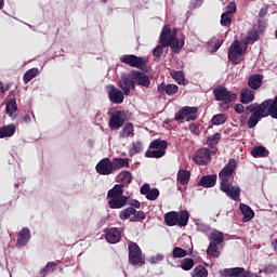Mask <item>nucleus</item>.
<instances>
[{
  "label": "nucleus",
  "instance_id": "4468645a",
  "mask_svg": "<svg viewBox=\"0 0 277 277\" xmlns=\"http://www.w3.org/2000/svg\"><path fill=\"white\" fill-rule=\"evenodd\" d=\"M193 161L197 166H207L211 163V150L207 147L199 148L193 156Z\"/></svg>",
  "mask_w": 277,
  "mask_h": 277
},
{
  "label": "nucleus",
  "instance_id": "7c9ffc66",
  "mask_svg": "<svg viewBox=\"0 0 277 277\" xmlns=\"http://www.w3.org/2000/svg\"><path fill=\"white\" fill-rule=\"evenodd\" d=\"M189 179H192V173L189 171L179 170L177 183H180V185H187V183H189Z\"/></svg>",
  "mask_w": 277,
  "mask_h": 277
},
{
  "label": "nucleus",
  "instance_id": "13d9d810",
  "mask_svg": "<svg viewBox=\"0 0 277 277\" xmlns=\"http://www.w3.org/2000/svg\"><path fill=\"white\" fill-rule=\"evenodd\" d=\"M163 259V255L158 254L155 258H151L150 261L151 263H159V261H161Z\"/></svg>",
  "mask_w": 277,
  "mask_h": 277
},
{
  "label": "nucleus",
  "instance_id": "a878e982",
  "mask_svg": "<svg viewBox=\"0 0 277 277\" xmlns=\"http://www.w3.org/2000/svg\"><path fill=\"white\" fill-rule=\"evenodd\" d=\"M133 135H135V127H133V123L131 122L126 123V126L122 128V131L119 133V137L121 140L133 137Z\"/></svg>",
  "mask_w": 277,
  "mask_h": 277
},
{
  "label": "nucleus",
  "instance_id": "f704fd0d",
  "mask_svg": "<svg viewBox=\"0 0 277 277\" xmlns=\"http://www.w3.org/2000/svg\"><path fill=\"white\" fill-rule=\"evenodd\" d=\"M192 277H207L209 276V271L203 265L196 266L190 273Z\"/></svg>",
  "mask_w": 277,
  "mask_h": 277
},
{
  "label": "nucleus",
  "instance_id": "cd10ccee",
  "mask_svg": "<svg viewBox=\"0 0 277 277\" xmlns=\"http://www.w3.org/2000/svg\"><path fill=\"white\" fill-rule=\"evenodd\" d=\"M222 137V134L220 132L214 133L212 136L207 137V144L211 150H214V153L217 150V144H220V140Z\"/></svg>",
  "mask_w": 277,
  "mask_h": 277
},
{
  "label": "nucleus",
  "instance_id": "ea45409f",
  "mask_svg": "<svg viewBox=\"0 0 277 277\" xmlns=\"http://www.w3.org/2000/svg\"><path fill=\"white\" fill-rule=\"evenodd\" d=\"M228 120V117L224 114H216L212 117L211 122L215 127H220V124H224Z\"/></svg>",
  "mask_w": 277,
  "mask_h": 277
},
{
  "label": "nucleus",
  "instance_id": "5fc2aeb1",
  "mask_svg": "<svg viewBox=\"0 0 277 277\" xmlns=\"http://www.w3.org/2000/svg\"><path fill=\"white\" fill-rule=\"evenodd\" d=\"M150 185L149 184H144L142 187H141V194L142 196H146L149 192H150Z\"/></svg>",
  "mask_w": 277,
  "mask_h": 277
},
{
  "label": "nucleus",
  "instance_id": "603ef678",
  "mask_svg": "<svg viewBox=\"0 0 277 277\" xmlns=\"http://www.w3.org/2000/svg\"><path fill=\"white\" fill-rule=\"evenodd\" d=\"M235 12H237V4H235V2H230L226 8L225 14L233 16Z\"/></svg>",
  "mask_w": 277,
  "mask_h": 277
},
{
  "label": "nucleus",
  "instance_id": "e2e57ef3",
  "mask_svg": "<svg viewBox=\"0 0 277 277\" xmlns=\"http://www.w3.org/2000/svg\"><path fill=\"white\" fill-rule=\"evenodd\" d=\"M4 5H5V2L3 0H0V10H3Z\"/></svg>",
  "mask_w": 277,
  "mask_h": 277
},
{
  "label": "nucleus",
  "instance_id": "c85d7f7f",
  "mask_svg": "<svg viewBox=\"0 0 277 277\" xmlns=\"http://www.w3.org/2000/svg\"><path fill=\"white\" fill-rule=\"evenodd\" d=\"M240 211L245 215L243 222H250L254 217V210L246 203H240Z\"/></svg>",
  "mask_w": 277,
  "mask_h": 277
},
{
  "label": "nucleus",
  "instance_id": "e433bc0d",
  "mask_svg": "<svg viewBox=\"0 0 277 277\" xmlns=\"http://www.w3.org/2000/svg\"><path fill=\"white\" fill-rule=\"evenodd\" d=\"M166 155V151L163 150H159V149H148L145 153V157H147V159H161V157H163Z\"/></svg>",
  "mask_w": 277,
  "mask_h": 277
},
{
  "label": "nucleus",
  "instance_id": "6e6d98bb",
  "mask_svg": "<svg viewBox=\"0 0 277 277\" xmlns=\"http://www.w3.org/2000/svg\"><path fill=\"white\" fill-rule=\"evenodd\" d=\"M234 109L236 114H243L246 111V107H243V104H236Z\"/></svg>",
  "mask_w": 277,
  "mask_h": 277
},
{
  "label": "nucleus",
  "instance_id": "ddd939ff",
  "mask_svg": "<svg viewBox=\"0 0 277 277\" xmlns=\"http://www.w3.org/2000/svg\"><path fill=\"white\" fill-rule=\"evenodd\" d=\"M108 127L111 131H118L120 128L124 127V111L115 110L110 113Z\"/></svg>",
  "mask_w": 277,
  "mask_h": 277
},
{
  "label": "nucleus",
  "instance_id": "a19ab883",
  "mask_svg": "<svg viewBox=\"0 0 277 277\" xmlns=\"http://www.w3.org/2000/svg\"><path fill=\"white\" fill-rule=\"evenodd\" d=\"M195 264L196 263L194 262V259L185 258L181 262V267H182V269H184V272H189V271L194 269Z\"/></svg>",
  "mask_w": 277,
  "mask_h": 277
},
{
  "label": "nucleus",
  "instance_id": "de8ad7c7",
  "mask_svg": "<svg viewBox=\"0 0 277 277\" xmlns=\"http://www.w3.org/2000/svg\"><path fill=\"white\" fill-rule=\"evenodd\" d=\"M256 40H259V31L250 30L246 38L247 44H250V42L254 43Z\"/></svg>",
  "mask_w": 277,
  "mask_h": 277
},
{
  "label": "nucleus",
  "instance_id": "052dcab7",
  "mask_svg": "<svg viewBox=\"0 0 277 277\" xmlns=\"http://www.w3.org/2000/svg\"><path fill=\"white\" fill-rule=\"evenodd\" d=\"M23 120L24 122H31V117L29 115H25Z\"/></svg>",
  "mask_w": 277,
  "mask_h": 277
},
{
  "label": "nucleus",
  "instance_id": "49530a36",
  "mask_svg": "<svg viewBox=\"0 0 277 277\" xmlns=\"http://www.w3.org/2000/svg\"><path fill=\"white\" fill-rule=\"evenodd\" d=\"M143 220H146V213L142 210H136V212L130 219V222H142Z\"/></svg>",
  "mask_w": 277,
  "mask_h": 277
},
{
  "label": "nucleus",
  "instance_id": "8fccbe9b",
  "mask_svg": "<svg viewBox=\"0 0 277 277\" xmlns=\"http://www.w3.org/2000/svg\"><path fill=\"white\" fill-rule=\"evenodd\" d=\"M146 198L147 200H157V198H159V189L157 188H153L150 189L147 194H146Z\"/></svg>",
  "mask_w": 277,
  "mask_h": 277
},
{
  "label": "nucleus",
  "instance_id": "412c9836",
  "mask_svg": "<svg viewBox=\"0 0 277 277\" xmlns=\"http://www.w3.org/2000/svg\"><path fill=\"white\" fill-rule=\"evenodd\" d=\"M217 183V174L202 175L198 182V187H205L209 189L215 187Z\"/></svg>",
  "mask_w": 277,
  "mask_h": 277
},
{
  "label": "nucleus",
  "instance_id": "9b49d317",
  "mask_svg": "<svg viewBox=\"0 0 277 277\" xmlns=\"http://www.w3.org/2000/svg\"><path fill=\"white\" fill-rule=\"evenodd\" d=\"M186 122H194V120L198 119V107L195 106H184L177 113H175L174 120L176 122H181V120H185Z\"/></svg>",
  "mask_w": 277,
  "mask_h": 277
},
{
  "label": "nucleus",
  "instance_id": "b1692460",
  "mask_svg": "<svg viewBox=\"0 0 277 277\" xmlns=\"http://www.w3.org/2000/svg\"><path fill=\"white\" fill-rule=\"evenodd\" d=\"M252 101H254V91L249 88H243L240 91V103H242V105H249Z\"/></svg>",
  "mask_w": 277,
  "mask_h": 277
},
{
  "label": "nucleus",
  "instance_id": "3c124183",
  "mask_svg": "<svg viewBox=\"0 0 277 277\" xmlns=\"http://www.w3.org/2000/svg\"><path fill=\"white\" fill-rule=\"evenodd\" d=\"M188 131L193 133V135H200V127L195 122H192L188 127Z\"/></svg>",
  "mask_w": 277,
  "mask_h": 277
},
{
  "label": "nucleus",
  "instance_id": "1a4fd4ad",
  "mask_svg": "<svg viewBox=\"0 0 277 277\" xmlns=\"http://www.w3.org/2000/svg\"><path fill=\"white\" fill-rule=\"evenodd\" d=\"M129 250V263L130 265H144L146 263V260L144 259V255H142V249L136 242H129L128 245Z\"/></svg>",
  "mask_w": 277,
  "mask_h": 277
},
{
  "label": "nucleus",
  "instance_id": "393cba45",
  "mask_svg": "<svg viewBox=\"0 0 277 277\" xmlns=\"http://www.w3.org/2000/svg\"><path fill=\"white\" fill-rule=\"evenodd\" d=\"M14 133H16V126L14 123L3 126L0 128V140H3L4 137H12Z\"/></svg>",
  "mask_w": 277,
  "mask_h": 277
},
{
  "label": "nucleus",
  "instance_id": "4d7b16f0",
  "mask_svg": "<svg viewBox=\"0 0 277 277\" xmlns=\"http://www.w3.org/2000/svg\"><path fill=\"white\" fill-rule=\"evenodd\" d=\"M197 230L199 233H207L209 230V226L205 225V224H199V225H197Z\"/></svg>",
  "mask_w": 277,
  "mask_h": 277
},
{
  "label": "nucleus",
  "instance_id": "dca6fc26",
  "mask_svg": "<svg viewBox=\"0 0 277 277\" xmlns=\"http://www.w3.org/2000/svg\"><path fill=\"white\" fill-rule=\"evenodd\" d=\"M108 91V98L110 103H115L116 105H122L124 103V91L116 88V85L110 84L107 87Z\"/></svg>",
  "mask_w": 277,
  "mask_h": 277
},
{
  "label": "nucleus",
  "instance_id": "79ce46f5",
  "mask_svg": "<svg viewBox=\"0 0 277 277\" xmlns=\"http://www.w3.org/2000/svg\"><path fill=\"white\" fill-rule=\"evenodd\" d=\"M136 210L133 207L126 208L119 213L120 220H129L131 215H135Z\"/></svg>",
  "mask_w": 277,
  "mask_h": 277
},
{
  "label": "nucleus",
  "instance_id": "f257e3e1",
  "mask_svg": "<svg viewBox=\"0 0 277 277\" xmlns=\"http://www.w3.org/2000/svg\"><path fill=\"white\" fill-rule=\"evenodd\" d=\"M247 114H251L247 121L248 129H254L262 118H274L277 120V95L275 98H268L261 104L253 103L246 107Z\"/></svg>",
  "mask_w": 277,
  "mask_h": 277
},
{
  "label": "nucleus",
  "instance_id": "f8f14e48",
  "mask_svg": "<svg viewBox=\"0 0 277 277\" xmlns=\"http://www.w3.org/2000/svg\"><path fill=\"white\" fill-rule=\"evenodd\" d=\"M118 85L123 92L124 96H129L131 94V90H135V80L133 79V74L121 75Z\"/></svg>",
  "mask_w": 277,
  "mask_h": 277
},
{
  "label": "nucleus",
  "instance_id": "c756f323",
  "mask_svg": "<svg viewBox=\"0 0 277 277\" xmlns=\"http://www.w3.org/2000/svg\"><path fill=\"white\" fill-rule=\"evenodd\" d=\"M113 170H121V168H129V158H114L113 161Z\"/></svg>",
  "mask_w": 277,
  "mask_h": 277
},
{
  "label": "nucleus",
  "instance_id": "c03bdc74",
  "mask_svg": "<svg viewBox=\"0 0 277 277\" xmlns=\"http://www.w3.org/2000/svg\"><path fill=\"white\" fill-rule=\"evenodd\" d=\"M172 256L173 259H185V256H187V250L181 247H175L172 251Z\"/></svg>",
  "mask_w": 277,
  "mask_h": 277
},
{
  "label": "nucleus",
  "instance_id": "5701e85b",
  "mask_svg": "<svg viewBox=\"0 0 277 277\" xmlns=\"http://www.w3.org/2000/svg\"><path fill=\"white\" fill-rule=\"evenodd\" d=\"M248 85L251 90H259L263 85V75L253 74L248 79Z\"/></svg>",
  "mask_w": 277,
  "mask_h": 277
},
{
  "label": "nucleus",
  "instance_id": "6e6552de",
  "mask_svg": "<svg viewBox=\"0 0 277 277\" xmlns=\"http://www.w3.org/2000/svg\"><path fill=\"white\" fill-rule=\"evenodd\" d=\"M248 51V45L241 47V42L239 40H235L230 47L228 48V60L237 66V64H241V55H243Z\"/></svg>",
  "mask_w": 277,
  "mask_h": 277
},
{
  "label": "nucleus",
  "instance_id": "4c0bfd02",
  "mask_svg": "<svg viewBox=\"0 0 277 277\" xmlns=\"http://www.w3.org/2000/svg\"><path fill=\"white\" fill-rule=\"evenodd\" d=\"M172 78L179 83V85H187V80H185V72L177 70L173 71Z\"/></svg>",
  "mask_w": 277,
  "mask_h": 277
},
{
  "label": "nucleus",
  "instance_id": "39448f33",
  "mask_svg": "<svg viewBox=\"0 0 277 277\" xmlns=\"http://www.w3.org/2000/svg\"><path fill=\"white\" fill-rule=\"evenodd\" d=\"M213 95L215 101H221L220 107L222 109H230V103H235L237 101V94L232 93L224 85H217L213 90Z\"/></svg>",
  "mask_w": 277,
  "mask_h": 277
},
{
  "label": "nucleus",
  "instance_id": "a18cd8bd",
  "mask_svg": "<svg viewBox=\"0 0 277 277\" xmlns=\"http://www.w3.org/2000/svg\"><path fill=\"white\" fill-rule=\"evenodd\" d=\"M56 267L57 264H55L54 262H49L47 266L41 269V277H45L48 274L53 273Z\"/></svg>",
  "mask_w": 277,
  "mask_h": 277
},
{
  "label": "nucleus",
  "instance_id": "2f4dec72",
  "mask_svg": "<svg viewBox=\"0 0 277 277\" xmlns=\"http://www.w3.org/2000/svg\"><path fill=\"white\" fill-rule=\"evenodd\" d=\"M118 181L122 184L117 185H131V182L133 181V175L129 171H121L118 175Z\"/></svg>",
  "mask_w": 277,
  "mask_h": 277
},
{
  "label": "nucleus",
  "instance_id": "bf43d9fd",
  "mask_svg": "<svg viewBox=\"0 0 277 277\" xmlns=\"http://www.w3.org/2000/svg\"><path fill=\"white\" fill-rule=\"evenodd\" d=\"M8 90H10V84H6L5 87H0L1 94H5V92H8Z\"/></svg>",
  "mask_w": 277,
  "mask_h": 277
},
{
  "label": "nucleus",
  "instance_id": "4be33fe9",
  "mask_svg": "<svg viewBox=\"0 0 277 277\" xmlns=\"http://www.w3.org/2000/svg\"><path fill=\"white\" fill-rule=\"evenodd\" d=\"M30 238H31V232L29 230V228L27 227L22 228L21 232L18 233L16 246L18 248H23V246H27Z\"/></svg>",
  "mask_w": 277,
  "mask_h": 277
},
{
  "label": "nucleus",
  "instance_id": "c9c22d12",
  "mask_svg": "<svg viewBox=\"0 0 277 277\" xmlns=\"http://www.w3.org/2000/svg\"><path fill=\"white\" fill-rule=\"evenodd\" d=\"M251 155L252 157H269V150H267V148L263 147V146H258L254 147L251 150Z\"/></svg>",
  "mask_w": 277,
  "mask_h": 277
},
{
  "label": "nucleus",
  "instance_id": "58836bf2",
  "mask_svg": "<svg viewBox=\"0 0 277 277\" xmlns=\"http://www.w3.org/2000/svg\"><path fill=\"white\" fill-rule=\"evenodd\" d=\"M5 109H6V114H9V116H13V114H16V111H18V106L16 105V100L15 98L9 100V102L6 103Z\"/></svg>",
  "mask_w": 277,
  "mask_h": 277
},
{
  "label": "nucleus",
  "instance_id": "7ed1b4c3",
  "mask_svg": "<svg viewBox=\"0 0 277 277\" xmlns=\"http://www.w3.org/2000/svg\"><path fill=\"white\" fill-rule=\"evenodd\" d=\"M109 209H122L130 205L132 209H140L141 203L137 199L129 200L124 195V185L115 184L113 188L107 192L106 196Z\"/></svg>",
  "mask_w": 277,
  "mask_h": 277
},
{
  "label": "nucleus",
  "instance_id": "aec40b11",
  "mask_svg": "<svg viewBox=\"0 0 277 277\" xmlns=\"http://www.w3.org/2000/svg\"><path fill=\"white\" fill-rule=\"evenodd\" d=\"M132 76L133 80L142 88H150V77L148 75L140 70H133Z\"/></svg>",
  "mask_w": 277,
  "mask_h": 277
},
{
  "label": "nucleus",
  "instance_id": "9d476101",
  "mask_svg": "<svg viewBox=\"0 0 277 277\" xmlns=\"http://www.w3.org/2000/svg\"><path fill=\"white\" fill-rule=\"evenodd\" d=\"M120 63L127 64L128 66H131V68L144 70V68H146V64H148V61H146V57L137 56L135 54H126L120 57Z\"/></svg>",
  "mask_w": 277,
  "mask_h": 277
},
{
  "label": "nucleus",
  "instance_id": "a211bd4d",
  "mask_svg": "<svg viewBox=\"0 0 277 277\" xmlns=\"http://www.w3.org/2000/svg\"><path fill=\"white\" fill-rule=\"evenodd\" d=\"M158 94L160 96H174L179 92V85L176 84H166L164 82H161L157 88Z\"/></svg>",
  "mask_w": 277,
  "mask_h": 277
},
{
  "label": "nucleus",
  "instance_id": "72a5a7b5",
  "mask_svg": "<svg viewBox=\"0 0 277 277\" xmlns=\"http://www.w3.org/2000/svg\"><path fill=\"white\" fill-rule=\"evenodd\" d=\"M144 150V145L142 144L141 141H135L132 143L130 146V157H133V155H140V153H143Z\"/></svg>",
  "mask_w": 277,
  "mask_h": 277
},
{
  "label": "nucleus",
  "instance_id": "473e14b6",
  "mask_svg": "<svg viewBox=\"0 0 277 277\" xmlns=\"http://www.w3.org/2000/svg\"><path fill=\"white\" fill-rule=\"evenodd\" d=\"M39 74H40V70L38 68L28 69L23 76V81L25 85H27V83H29L31 79H35V77H38Z\"/></svg>",
  "mask_w": 277,
  "mask_h": 277
},
{
  "label": "nucleus",
  "instance_id": "20e7f679",
  "mask_svg": "<svg viewBox=\"0 0 277 277\" xmlns=\"http://www.w3.org/2000/svg\"><path fill=\"white\" fill-rule=\"evenodd\" d=\"M159 44H162V47H170L173 53H181V50L185 47V41L176 38V35L172 32L170 25H166L160 34Z\"/></svg>",
  "mask_w": 277,
  "mask_h": 277
},
{
  "label": "nucleus",
  "instance_id": "2eb2a0df",
  "mask_svg": "<svg viewBox=\"0 0 277 277\" xmlns=\"http://www.w3.org/2000/svg\"><path fill=\"white\" fill-rule=\"evenodd\" d=\"M95 170L97 174H101L102 176H109V174H114V163L111 162V159L104 158L98 161Z\"/></svg>",
  "mask_w": 277,
  "mask_h": 277
},
{
  "label": "nucleus",
  "instance_id": "37998d69",
  "mask_svg": "<svg viewBox=\"0 0 277 277\" xmlns=\"http://www.w3.org/2000/svg\"><path fill=\"white\" fill-rule=\"evenodd\" d=\"M221 25H222V27H230V25H233V15L225 13V12L222 13Z\"/></svg>",
  "mask_w": 277,
  "mask_h": 277
},
{
  "label": "nucleus",
  "instance_id": "680f3d73",
  "mask_svg": "<svg viewBox=\"0 0 277 277\" xmlns=\"http://www.w3.org/2000/svg\"><path fill=\"white\" fill-rule=\"evenodd\" d=\"M220 47H222V41H217L215 44H214V51H217L220 49Z\"/></svg>",
  "mask_w": 277,
  "mask_h": 277
},
{
  "label": "nucleus",
  "instance_id": "0eeeda50",
  "mask_svg": "<svg viewBox=\"0 0 277 277\" xmlns=\"http://www.w3.org/2000/svg\"><path fill=\"white\" fill-rule=\"evenodd\" d=\"M210 245L207 249V255L212 256V259H220V250L217 247L224 243V234L219 230H214L209 236Z\"/></svg>",
  "mask_w": 277,
  "mask_h": 277
},
{
  "label": "nucleus",
  "instance_id": "6ab92c4d",
  "mask_svg": "<svg viewBox=\"0 0 277 277\" xmlns=\"http://www.w3.org/2000/svg\"><path fill=\"white\" fill-rule=\"evenodd\" d=\"M105 239L108 243H118L122 239L120 229L110 227L105 229Z\"/></svg>",
  "mask_w": 277,
  "mask_h": 277
},
{
  "label": "nucleus",
  "instance_id": "f3484780",
  "mask_svg": "<svg viewBox=\"0 0 277 277\" xmlns=\"http://www.w3.org/2000/svg\"><path fill=\"white\" fill-rule=\"evenodd\" d=\"M221 276L228 277H253L254 274L250 271H246L243 267L225 268L221 272Z\"/></svg>",
  "mask_w": 277,
  "mask_h": 277
},
{
  "label": "nucleus",
  "instance_id": "09e8293b",
  "mask_svg": "<svg viewBox=\"0 0 277 277\" xmlns=\"http://www.w3.org/2000/svg\"><path fill=\"white\" fill-rule=\"evenodd\" d=\"M168 45H163V44H158L154 51H153V55L154 57H161V55H163V49H167Z\"/></svg>",
  "mask_w": 277,
  "mask_h": 277
},
{
  "label": "nucleus",
  "instance_id": "864d4df0",
  "mask_svg": "<svg viewBox=\"0 0 277 277\" xmlns=\"http://www.w3.org/2000/svg\"><path fill=\"white\" fill-rule=\"evenodd\" d=\"M267 8H262L261 10H260V12H259V18H258V23H259V25H261V23H263V18L265 17V16H267Z\"/></svg>",
  "mask_w": 277,
  "mask_h": 277
},
{
  "label": "nucleus",
  "instance_id": "423d86ee",
  "mask_svg": "<svg viewBox=\"0 0 277 277\" xmlns=\"http://www.w3.org/2000/svg\"><path fill=\"white\" fill-rule=\"evenodd\" d=\"M164 222L167 226H180V228H183L189 224V212L187 210L167 212Z\"/></svg>",
  "mask_w": 277,
  "mask_h": 277
},
{
  "label": "nucleus",
  "instance_id": "bb28decb",
  "mask_svg": "<svg viewBox=\"0 0 277 277\" xmlns=\"http://www.w3.org/2000/svg\"><path fill=\"white\" fill-rule=\"evenodd\" d=\"M149 148L151 150H162L163 153H166V150L168 149V141L156 138L149 144Z\"/></svg>",
  "mask_w": 277,
  "mask_h": 277
},
{
  "label": "nucleus",
  "instance_id": "f03ea898",
  "mask_svg": "<svg viewBox=\"0 0 277 277\" xmlns=\"http://www.w3.org/2000/svg\"><path fill=\"white\" fill-rule=\"evenodd\" d=\"M237 170V160L229 159L228 163L224 166V168L219 173L220 189L226 196L230 197L232 200H239V196H241V188L239 186H233L230 179H233V173Z\"/></svg>",
  "mask_w": 277,
  "mask_h": 277
}]
</instances>
